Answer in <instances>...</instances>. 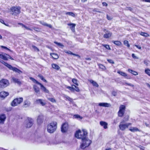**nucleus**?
<instances>
[{
  "label": "nucleus",
  "instance_id": "nucleus-1",
  "mask_svg": "<svg viewBox=\"0 0 150 150\" xmlns=\"http://www.w3.org/2000/svg\"><path fill=\"white\" fill-rule=\"evenodd\" d=\"M87 133L86 130L83 129L82 131L79 130L76 131L75 136L78 139H81L82 143L81 144L80 147L84 149L88 146L91 143V141L87 137Z\"/></svg>",
  "mask_w": 150,
  "mask_h": 150
},
{
  "label": "nucleus",
  "instance_id": "nucleus-2",
  "mask_svg": "<svg viewBox=\"0 0 150 150\" xmlns=\"http://www.w3.org/2000/svg\"><path fill=\"white\" fill-rule=\"evenodd\" d=\"M57 128V123L56 122H52L48 125L47 130L50 133H53Z\"/></svg>",
  "mask_w": 150,
  "mask_h": 150
},
{
  "label": "nucleus",
  "instance_id": "nucleus-3",
  "mask_svg": "<svg viewBox=\"0 0 150 150\" xmlns=\"http://www.w3.org/2000/svg\"><path fill=\"white\" fill-rule=\"evenodd\" d=\"M1 62L7 67L10 70H12L13 71H14L16 73H17L19 74L22 73V71L21 70L16 68L13 67L11 65L8 64L7 62H5L3 60L1 61Z\"/></svg>",
  "mask_w": 150,
  "mask_h": 150
},
{
  "label": "nucleus",
  "instance_id": "nucleus-4",
  "mask_svg": "<svg viewBox=\"0 0 150 150\" xmlns=\"http://www.w3.org/2000/svg\"><path fill=\"white\" fill-rule=\"evenodd\" d=\"M23 98L22 97L15 99L11 102V105L12 106H17L23 101Z\"/></svg>",
  "mask_w": 150,
  "mask_h": 150
},
{
  "label": "nucleus",
  "instance_id": "nucleus-5",
  "mask_svg": "<svg viewBox=\"0 0 150 150\" xmlns=\"http://www.w3.org/2000/svg\"><path fill=\"white\" fill-rule=\"evenodd\" d=\"M124 122V120L121 122L119 125L120 129L122 131H124L126 128H127L129 126L131 125L132 124L130 123H127L124 124L123 123Z\"/></svg>",
  "mask_w": 150,
  "mask_h": 150
},
{
  "label": "nucleus",
  "instance_id": "nucleus-6",
  "mask_svg": "<svg viewBox=\"0 0 150 150\" xmlns=\"http://www.w3.org/2000/svg\"><path fill=\"white\" fill-rule=\"evenodd\" d=\"M11 11L12 12V14L14 15H17L19 14L20 12L21 7H12L11 8Z\"/></svg>",
  "mask_w": 150,
  "mask_h": 150
},
{
  "label": "nucleus",
  "instance_id": "nucleus-7",
  "mask_svg": "<svg viewBox=\"0 0 150 150\" xmlns=\"http://www.w3.org/2000/svg\"><path fill=\"white\" fill-rule=\"evenodd\" d=\"M8 85V81L6 79H2L0 81V88H5Z\"/></svg>",
  "mask_w": 150,
  "mask_h": 150
},
{
  "label": "nucleus",
  "instance_id": "nucleus-8",
  "mask_svg": "<svg viewBox=\"0 0 150 150\" xmlns=\"http://www.w3.org/2000/svg\"><path fill=\"white\" fill-rule=\"evenodd\" d=\"M125 109V106L124 105H121L119 107V110L118 112L119 117H122L124 115Z\"/></svg>",
  "mask_w": 150,
  "mask_h": 150
},
{
  "label": "nucleus",
  "instance_id": "nucleus-9",
  "mask_svg": "<svg viewBox=\"0 0 150 150\" xmlns=\"http://www.w3.org/2000/svg\"><path fill=\"white\" fill-rule=\"evenodd\" d=\"M33 120L31 118H28L25 124V126L27 128L30 127L33 124Z\"/></svg>",
  "mask_w": 150,
  "mask_h": 150
},
{
  "label": "nucleus",
  "instance_id": "nucleus-10",
  "mask_svg": "<svg viewBox=\"0 0 150 150\" xmlns=\"http://www.w3.org/2000/svg\"><path fill=\"white\" fill-rule=\"evenodd\" d=\"M68 128V124L67 123H64L62 126L61 129V131L62 132H65L67 130Z\"/></svg>",
  "mask_w": 150,
  "mask_h": 150
},
{
  "label": "nucleus",
  "instance_id": "nucleus-11",
  "mask_svg": "<svg viewBox=\"0 0 150 150\" xmlns=\"http://www.w3.org/2000/svg\"><path fill=\"white\" fill-rule=\"evenodd\" d=\"M6 115L4 114L0 115V124H3L6 119Z\"/></svg>",
  "mask_w": 150,
  "mask_h": 150
},
{
  "label": "nucleus",
  "instance_id": "nucleus-12",
  "mask_svg": "<svg viewBox=\"0 0 150 150\" xmlns=\"http://www.w3.org/2000/svg\"><path fill=\"white\" fill-rule=\"evenodd\" d=\"M35 102L36 104H40L42 106L45 105L46 104L45 101L41 99L37 100Z\"/></svg>",
  "mask_w": 150,
  "mask_h": 150
},
{
  "label": "nucleus",
  "instance_id": "nucleus-13",
  "mask_svg": "<svg viewBox=\"0 0 150 150\" xmlns=\"http://www.w3.org/2000/svg\"><path fill=\"white\" fill-rule=\"evenodd\" d=\"M43 116L42 115H39L38 117L37 121L38 124H40L43 122Z\"/></svg>",
  "mask_w": 150,
  "mask_h": 150
},
{
  "label": "nucleus",
  "instance_id": "nucleus-14",
  "mask_svg": "<svg viewBox=\"0 0 150 150\" xmlns=\"http://www.w3.org/2000/svg\"><path fill=\"white\" fill-rule=\"evenodd\" d=\"M39 85L40 86L41 89L44 93H49V91L41 83Z\"/></svg>",
  "mask_w": 150,
  "mask_h": 150
},
{
  "label": "nucleus",
  "instance_id": "nucleus-15",
  "mask_svg": "<svg viewBox=\"0 0 150 150\" xmlns=\"http://www.w3.org/2000/svg\"><path fill=\"white\" fill-rule=\"evenodd\" d=\"M112 35V33L109 31H107L106 33L104 35L103 37L105 38H110Z\"/></svg>",
  "mask_w": 150,
  "mask_h": 150
},
{
  "label": "nucleus",
  "instance_id": "nucleus-16",
  "mask_svg": "<svg viewBox=\"0 0 150 150\" xmlns=\"http://www.w3.org/2000/svg\"><path fill=\"white\" fill-rule=\"evenodd\" d=\"M8 95V93L5 91H2L0 93V96L3 98L6 97Z\"/></svg>",
  "mask_w": 150,
  "mask_h": 150
},
{
  "label": "nucleus",
  "instance_id": "nucleus-17",
  "mask_svg": "<svg viewBox=\"0 0 150 150\" xmlns=\"http://www.w3.org/2000/svg\"><path fill=\"white\" fill-rule=\"evenodd\" d=\"M30 102L28 100H26L24 101L23 107L24 108H27L30 106Z\"/></svg>",
  "mask_w": 150,
  "mask_h": 150
},
{
  "label": "nucleus",
  "instance_id": "nucleus-18",
  "mask_svg": "<svg viewBox=\"0 0 150 150\" xmlns=\"http://www.w3.org/2000/svg\"><path fill=\"white\" fill-rule=\"evenodd\" d=\"M98 105L100 106L109 107H110V105L109 103H99Z\"/></svg>",
  "mask_w": 150,
  "mask_h": 150
},
{
  "label": "nucleus",
  "instance_id": "nucleus-19",
  "mask_svg": "<svg viewBox=\"0 0 150 150\" xmlns=\"http://www.w3.org/2000/svg\"><path fill=\"white\" fill-rule=\"evenodd\" d=\"M33 88L34 91L37 93H39L40 92V89L39 87L36 85H33Z\"/></svg>",
  "mask_w": 150,
  "mask_h": 150
},
{
  "label": "nucleus",
  "instance_id": "nucleus-20",
  "mask_svg": "<svg viewBox=\"0 0 150 150\" xmlns=\"http://www.w3.org/2000/svg\"><path fill=\"white\" fill-rule=\"evenodd\" d=\"M100 125L103 127L105 129H106L108 128V123L105 122L101 121L100 122Z\"/></svg>",
  "mask_w": 150,
  "mask_h": 150
},
{
  "label": "nucleus",
  "instance_id": "nucleus-21",
  "mask_svg": "<svg viewBox=\"0 0 150 150\" xmlns=\"http://www.w3.org/2000/svg\"><path fill=\"white\" fill-rule=\"evenodd\" d=\"M88 81L92 84L93 86H95L96 87H98L99 86L98 84L94 81L93 80H88Z\"/></svg>",
  "mask_w": 150,
  "mask_h": 150
},
{
  "label": "nucleus",
  "instance_id": "nucleus-22",
  "mask_svg": "<svg viewBox=\"0 0 150 150\" xmlns=\"http://www.w3.org/2000/svg\"><path fill=\"white\" fill-rule=\"evenodd\" d=\"M12 80L14 82L16 83H17L18 85H20L21 84V82L19 81V80L17 78L13 77L12 78Z\"/></svg>",
  "mask_w": 150,
  "mask_h": 150
},
{
  "label": "nucleus",
  "instance_id": "nucleus-23",
  "mask_svg": "<svg viewBox=\"0 0 150 150\" xmlns=\"http://www.w3.org/2000/svg\"><path fill=\"white\" fill-rule=\"evenodd\" d=\"M8 54H0V58L3 59L4 60H8V57L6 56Z\"/></svg>",
  "mask_w": 150,
  "mask_h": 150
},
{
  "label": "nucleus",
  "instance_id": "nucleus-24",
  "mask_svg": "<svg viewBox=\"0 0 150 150\" xmlns=\"http://www.w3.org/2000/svg\"><path fill=\"white\" fill-rule=\"evenodd\" d=\"M68 25L70 26V28L73 32H74L75 31V27L76 26V24L74 23H68Z\"/></svg>",
  "mask_w": 150,
  "mask_h": 150
},
{
  "label": "nucleus",
  "instance_id": "nucleus-25",
  "mask_svg": "<svg viewBox=\"0 0 150 150\" xmlns=\"http://www.w3.org/2000/svg\"><path fill=\"white\" fill-rule=\"evenodd\" d=\"M117 73L121 75V76H122L124 77L127 76V74L126 73H125L124 72H123L122 71H117Z\"/></svg>",
  "mask_w": 150,
  "mask_h": 150
},
{
  "label": "nucleus",
  "instance_id": "nucleus-26",
  "mask_svg": "<svg viewBox=\"0 0 150 150\" xmlns=\"http://www.w3.org/2000/svg\"><path fill=\"white\" fill-rule=\"evenodd\" d=\"M129 130L132 132H137L139 131V129L136 127H132L130 128H129Z\"/></svg>",
  "mask_w": 150,
  "mask_h": 150
},
{
  "label": "nucleus",
  "instance_id": "nucleus-27",
  "mask_svg": "<svg viewBox=\"0 0 150 150\" xmlns=\"http://www.w3.org/2000/svg\"><path fill=\"white\" fill-rule=\"evenodd\" d=\"M52 67L57 70H58L60 69V67L59 66L56 64H53L52 65Z\"/></svg>",
  "mask_w": 150,
  "mask_h": 150
},
{
  "label": "nucleus",
  "instance_id": "nucleus-28",
  "mask_svg": "<svg viewBox=\"0 0 150 150\" xmlns=\"http://www.w3.org/2000/svg\"><path fill=\"white\" fill-rule=\"evenodd\" d=\"M40 23L43 25L47 26L50 28H52V26L51 25L48 24L44 22H40Z\"/></svg>",
  "mask_w": 150,
  "mask_h": 150
},
{
  "label": "nucleus",
  "instance_id": "nucleus-29",
  "mask_svg": "<svg viewBox=\"0 0 150 150\" xmlns=\"http://www.w3.org/2000/svg\"><path fill=\"white\" fill-rule=\"evenodd\" d=\"M50 55L53 58L55 59H57L59 57L58 55L57 54L55 53H51L50 54Z\"/></svg>",
  "mask_w": 150,
  "mask_h": 150
},
{
  "label": "nucleus",
  "instance_id": "nucleus-30",
  "mask_svg": "<svg viewBox=\"0 0 150 150\" xmlns=\"http://www.w3.org/2000/svg\"><path fill=\"white\" fill-rule=\"evenodd\" d=\"M112 42L117 46H120L121 45L122 43L121 42L119 41H112Z\"/></svg>",
  "mask_w": 150,
  "mask_h": 150
},
{
  "label": "nucleus",
  "instance_id": "nucleus-31",
  "mask_svg": "<svg viewBox=\"0 0 150 150\" xmlns=\"http://www.w3.org/2000/svg\"><path fill=\"white\" fill-rule=\"evenodd\" d=\"M30 79L31 81H32L33 82H34V83H36L39 85L40 84V83L39 82L37 81L35 79H34L32 77H30Z\"/></svg>",
  "mask_w": 150,
  "mask_h": 150
},
{
  "label": "nucleus",
  "instance_id": "nucleus-32",
  "mask_svg": "<svg viewBox=\"0 0 150 150\" xmlns=\"http://www.w3.org/2000/svg\"><path fill=\"white\" fill-rule=\"evenodd\" d=\"M74 118L77 119H82L83 118L81 116L78 115H75L73 116Z\"/></svg>",
  "mask_w": 150,
  "mask_h": 150
},
{
  "label": "nucleus",
  "instance_id": "nucleus-33",
  "mask_svg": "<svg viewBox=\"0 0 150 150\" xmlns=\"http://www.w3.org/2000/svg\"><path fill=\"white\" fill-rule=\"evenodd\" d=\"M128 71L132 74H133L134 75H136L138 74V73L135 71H134L131 69H128Z\"/></svg>",
  "mask_w": 150,
  "mask_h": 150
},
{
  "label": "nucleus",
  "instance_id": "nucleus-34",
  "mask_svg": "<svg viewBox=\"0 0 150 150\" xmlns=\"http://www.w3.org/2000/svg\"><path fill=\"white\" fill-rule=\"evenodd\" d=\"M38 76L40 78V79L42 80L43 81H44V82H46V83H47V81L44 79L43 76L40 75V74H39Z\"/></svg>",
  "mask_w": 150,
  "mask_h": 150
},
{
  "label": "nucleus",
  "instance_id": "nucleus-35",
  "mask_svg": "<svg viewBox=\"0 0 150 150\" xmlns=\"http://www.w3.org/2000/svg\"><path fill=\"white\" fill-rule=\"evenodd\" d=\"M65 98L66 100H68L70 102V104H71V103H73V101L72 99L70 98L69 97L67 96L65 97Z\"/></svg>",
  "mask_w": 150,
  "mask_h": 150
},
{
  "label": "nucleus",
  "instance_id": "nucleus-36",
  "mask_svg": "<svg viewBox=\"0 0 150 150\" xmlns=\"http://www.w3.org/2000/svg\"><path fill=\"white\" fill-rule=\"evenodd\" d=\"M66 15H68L69 16H70L74 17L75 16V14L74 13H73V12H67L66 13Z\"/></svg>",
  "mask_w": 150,
  "mask_h": 150
},
{
  "label": "nucleus",
  "instance_id": "nucleus-37",
  "mask_svg": "<svg viewBox=\"0 0 150 150\" xmlns=\"http://www.w3.org/2000/svg\"><path fill=\"white\" fill-rule=\"evenodd\" d=\"M140 34L144 37H148L149 36V35L146 33L141 32Z\"/></svg>",
  "mask_w": 150,
  "mask_h": 150
},
{
  "label": "nucleus",
  "instance_id": "nucleus-38",
  "mask_svg": "<svg viewBox=\"0 0 150 150\" xmlns=\"http://www.w3.org/2000/svg\"><path fill=\"white\" fill-rule=\"evenodd\" d=\"M72 82L75 84L76 86H78L79 84L77 83V79H72Z\"/></svg>",
  "mask_w": 150,
  "mask_h": 150
},
{
  "label": "nucleus",
  "instance_id": "nucleus-39",
  "mask_svg": "<svg viewBox=\"0 0 150 150\" xmlns=\"http://www.w3.org/2000/svg\"><path fill=\"white\" fill-rule=\"evenodd\" d=\"M124 44L127 46V47H130V45L129 44L127 40H125L124 41Z\"/></svg>",
  "mask_w": 150,
  "mask_h": 150
},
{
  "label": "nucleus",
  "instance_id": "nucleus-40",
  "mask_svg": "<svg viewBox=\"0 0 150 150\" xmlns=\"http://www.w3.org/2000/svg\"><path fill=\"white\" fill-rule=\"evenodd\" d=\"M98 66L100 68L103 70H104L105 69V67L102 64H98Z\"/></svg>",
  "mask_w": 150,
  "mask_h": 150
},
{
  "label": "nucleus",
  "instance_id": "nucleus-41",
  "mask_svg": "<svg viewBox=\"0 0 150 150\" xmlns=\"http://www.w3.org/2000/svg\"><path fill=\"white\" fill-rule=\"evenodd\" d=\"M32 47L34 50L35 51H37V52L39 51V50L36 46L33 45Z\"/></svg>",
  "mask_w": 150,
  "mask_h": 150
},
{
  "label": "nucleus",
  "instance_id": "nucleus-42",
  "mask_svg": "<svg viewBox=\"0 0 150 150\" xmlns=\"http://www.w3.org/2000/svg\"><path fill=\"white\" fill-rule=\"evenodd\" d=\"M102 45L106 49L110 50L111 49L110 47L108 45H105V44H103Z\"/></svg>",
  "mask_w": 150,
  "mask_h": 150
},
{
  "label": "nucleus",
  "instance_id": "nucleus-43",
  "mask_svg": "<svg viewBox=\"0 0 150 150\" xmlns=\"http://www.w3.org/2000/svg\"><path fill=\"white\" fill-rule=\"evenodd\" d=\"M145 72L146 74L150 76V70L147 69L145 70Z\"/></svg>",
  "mask_w": 150,
  "mask_h": 150
},
{
  "label": "nucleus",
  "instance_id": "nucleus-44",
  "mask_svg": "<svg viewBox=\"0 0 150 150\" xmlns=\"http://www.w3.org/2000/svg\"><path fill=\"white\" fill-rule=\"evenodd\" d=\"M48 99L50 101L53 103L56 102V100L55 99L53 98H49Z\"/></svg>",
  "mask_w": 150,
  "mask_h": 150
},
{
  "label": "nucleus",
  "instance_id": "nucleus-45",
  "mask_svg": "<svg viewBox=\"0 0 150 150\" xmlns=\"http://www.w3.org/2000/svg\"><path fill=\"white\" fill-rule=\"evenodd\" d=\"M72 86H74L75 88H76L75 89V91L77 92H79L80 91V90L79 88L78 87L76 86L75 85H72Z\"/></svg>",
  "mask_w": 150,
  "mask_h": 150
},
{
  "label": "nucleus",
  "instance_id": "nucleus-46",
  "mask_svg": "<svg viewBox=\"0 0 150 150\" xmlns=\"http://www.w3.org/2000/svg\"><path fill=\"white\" fill-rule=\"evenodd\" d=\"M107 60L108 62L112 64H114L115 63L114 62L112 59H107Z\"/></svg>",
  "mask_w": 150,
  "mask_h": 150
},
{
  "label": "nucleus",
  "instance_id": "nucleus-47",
  "mask_svg": "<svg viewBox=\"0 0 150 150\" xmlns=\"http://www.w3.org/2000/svg\"><path fill=\"white\" fill-rule=\"evenodd\" d=\"M123 85H127L129 86H132V87H133L134 86V85L133 84H132L131 83H123Z\"/></svg>",
  "mask_w": 150,
  "mask_h": 150
},
{
  "label": "nucleus",
  "instance_id": "nucleus-48",
  "mask_svg": "<svg viewBox=\"0 0 150 150\" xmlns=\"http://www.w3.org/2000/svg\"><path fill=\"white\" fill-rule=\"evenodd\" d=\"M17 136L21 139L23 138V135L22 133H20L17 135Z\"/></svg>",
  "mask_w": 150,
  "mask_h": 150
},
{
  "label": "nucleus",
  "instance_id": "nucleus-49",
  "mask_svg": "<svg viewBox=\"0 0 150 150\" xmlns=\"http://www.w3.org/2000/svg\"><path fill=\"white\" fill-rule=\"evenodd\" d=\"M54 43H55L56 44H57L59 46H61L62 47H64V46L62 44L60 43H59L58 42H54Z\"/></svg>",
  "mask_w": 150,
  "mask_h": 150
},
{
  "label": "nucleus",
  "instance_id": "nucleus-50",
  "mask_svg": "<svg viewBox=\"0 0 150 150\" xmlns=\"http://www.w3.org/2000/svg\"><path fill=\"white\" fill-rule=\"evenodd\" d=\"M64 51L66 53H67L68 54H71L72 53V52L70 51H67V50H65Z\"/></svg>",
  "mask_w": 150,
  "mask_h": 150
},
{
  "label": "nucleus",
  "instance_id": "nucleus-51",
  "mask_svg": "<svg viewBox=\"0 0 150 150\" xmlns=\"http://www.w3.org/2000/svg\"><path fill=\"white\" fill-rule=\"evenodd\" d=\"M107 18L108 20H111L112 19L111 17L108 16V15H107Z\"/></svg>",
  "mask_w": 150,
  "mask_h": 150
},
{
  "label": "nucleus",
  "instance_id": "nucleus-52",
  "mask_svg": "<svg viewBox=\"0 0 150 150\" xmlns=\"http://www.w3.org/2000/svg\"><path fill=\"white\" fill-rule=\"evenodd\" d=\"M132 57L134 59H138V58L135 56L134 54H132Z\"/></svg>",
  "mask_w": 150,
  "mask_h": 150
},
{
  "label": "nucleus",
  "instance_id": "nucleus-53",
  "mask_svg": "<svg viewBox=\"0 0 150 150\" xmlns=\"http://www.w3.org/2000/svg\"><path fill=\"white\" fill-rule=\"evenodd\" d=\"M1 48H4L5 49H6L7 50H9V51H11L10 50V49H8V48H7L6 47H5V46H1Z\"/></svg>",
  "mask_w": 150,
  "mask_h": 150
},
{
  "label": "nucleus",
  "instance_id": "nucleus-54",
  "mask_svg": "<svg viewBox=\"0 0 150 150\" xmlns=\"http://www.w3.org/2000/svg\"><path fill=\"white\" fill-rule=\"evenodd\" d=\"M75 89L73 87H72L70 89V91L72 92H74V91H75Z\"/></svg>",
  "mask_w": 150,
  "mask_h": 150
},
{
  "label": "nucleus",
  "instance_id": "nucleus-55",
  "mask_svg": "<svg viewBox=\"0 0 150 150\" xmlns=\"http://www.w3.org/2000/svg\"><path fill=\"white\" fill-rule=\"evenodd\" d=\"M102 4L103 6H108V4L105 2H103L102 3Z\"/></svg>",
  "mask_w": 150,
  "mask_h": 150
},
{
  "label": "nucleus",
  "instance_id": "nucleus-56",
  "mask_svg": "<svg viewBox=\"0 0 150 150\" xmlns=\"http://www.w3.org/2000/svg\"><path fill=\"white\" fill-rule=\"evenodd\" d=\"M112 94L114 96H116L117 95V93L115 91H113L112 93Z\"/></svg>",
  "mask_w": 150,
  "mask_h": 150
},
{
  "label": "nucleus",
  "instance_id": "nucleus-57",
  "mask_svg": "<svg viewBox=\"0 0 150 150\" xmlns=\"http://www.w3.org/2000/svg\"><path fill=\"white\" fill-rule=\"evenodd\" d=\"M24 28H25L27 30H31L30 28H29L28 27H27L25 25V27H24Z\"/></svg>",
  "mask_w": 150,
  "mask_h": 150
},
{
  "label": "nucleus",
  "instance_id": "nucleus-58",
  "mask_svg": "<svg viewBox=\"0 0 150 150\" xmlns=\"http://www.w3.org/2000/svg\"><path fill=\"white\" fill-rule=\"evenodd\" d=\"M71 55H74V56H76L78 57L79 58L80 57V56L78 54L73 53L72 52Z\"/></svg>",
  "mask_w": 150,
  "mask_h": 150
},
{
  "label": "nucleus",
  "instance_id": "nucleus-59",
  "mask_svg": "<svg viewBox=\"0 0 150 150\" xmlns=\"http://www.w3.org/2000/svg\"><path fill=\"white\" fill-rule=\"evenodd\" d=\"M135 46L139 49H141V47L140 46H139L137 45H135Z\"/></svg>",
  "mask_w": 150,
  "mask_h": 150
},
{
  "label": "nucleus",
  "instance_id": "nucleus-60",
  "mask_svg": "<svg viewBox=\"0 0 150 150\" xmlns=\"http://www.w3.org/2000/svg\"><path fill=\"white\" fill-rule=\"evenodd\" d=\"M18 24L20 25H21L22 26V28H24V27H25V25H24L23 23H18Z\"/></svg>",
  "mask_w": 150,
  "mask_h": 150
},
{
  "label": "nucleus",
  "instance_id": "nucleus-61",
  "mask_svg": "<svg viewBox=\"0 0 150 150\" xmlns=\"http://www.w3.org/2000/svg\"><path fill=\"white\" fill-rule=\"evenodd\" d=\"M143 1L150 3V0H142Z\"/></svg>",
  "mask_w": 150,
  "mask_h": 150
},
{
  "label": "nucleus",
  "instance_id": "nucleus-62",
  "mask_svg": "<svg viewBox=\"0 0 150 150\" xmlns=\"http://www.w3.org/2000/svg\"><path fill=\"white\" fill-rule=\"evenodd\" d=\"M7 56H8V57H7L8 58H10L11 60H13V58L11 57L10 56L8 55Z\"/></svg>",
  "mask_w": 150,
  "mask_h": 150
},
{
  "label": "nucleus",
  "instance_id": "nucleus-63",
  "mask_svg": "<svg viewBox=\"0 0 150 150\" xmlns=\"http://www.w3.org/2000/svg\"><path fill=\"white\" fill-rule=\"evenodd\" d=\"M144 63L145 64L147 65L148 64L147 61L146 60H145L144 61Z\"/></svg>",
  "mask_w": 150,
  "mask_h": 150
},
{
  "label": "nucleus",
  "instance_id": "nucleus-64",
  "mask_svg": "<svg viewBox=\"0 0 150 150\" xmlns=\"http://www.w3.org/2000/svg\"><path fill=\"white\" fill-rule=\"evenodd\" d=\"M0 22L4 24V23H4V21L3 20L1 19L0 20Z\"/></svg>",
  "mask_w": 150,
  "mask_h": 150
}]
</instances>
